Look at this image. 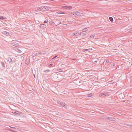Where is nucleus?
Wrapping results in <instances>:
<instances>
[{"instance_id":"f257e3e1","label":"nucleus","mask_w":132,"mask_h":132,"mask_svg":"<svg viewBox=\"0 0 132 132\" xmlns=\"http://www.w3.org/2000/svg\"><path fill=\"white\" fill-rule=\"evenodd\" d=\"M72 14L78 16H84V14L82 13H80L77 11L74 12L73 13L72 12Z\"/></svg>"},{"instance_id":"f03ea898","label":"nucleus","mask_w":132,"mask_h":132,"mask_svg":"<svg viewBox=\"0 0 132 132\" xmlns=\"http://www.w3.org/2000/svg\"><path fill=\"white\" fill-rule=\"evenodd\" d=\"M57 103L60 105L61 106L64 107V108L67 109V107L66 105L65 104V103L64 102H61L59 101H58L57 102Z\"/></svg>"},{"instance_id":"7ed1b4c3","label":"nucleus","mask_w":132,"mask_h":132,"mask_svg":"<svg viewBox=\"0 0 132 132\" xmlns=\"http://www.w3.org/2000/svg\"><path fill=\"white\" fill-rule=\"evenodd\" d=\"M41 8V11H45L46 10H49L50 9V7L46 6H42L40 7Z\"/></svg>"},{"instance_id":"20e7f679","label":"nucleus","mask_w":132,"mask_h":132,"mask_svg":"<svg viewBox=\"0 0 132 132\" xmlns=\"http://www.w3.org/2000/svg\"><path fill=\"white\" fill-rule=\"evenodd\" d=\"M2 30V31L1 32V34H3L4 35H6V36H8L10 34L8 32H7L6 31H3L2 30Z\"/></svg>"},{"instance_id":"39448f33","label":"nucleus","mask_w":132,"mask_h":132,"mask_svg":"<svg viewBox=\"0 0 132 132\" xmlns=\"http://www.w3.org/2000/svg\"><path fill=\"white\" fill-rule=\"evenodd\" d=\"M79 32L78 31H76L75 33H73L72 34V35L73 36H79Z\"/></svg>"},{"instance_id":"423d86ee","label":"nucleus","mask_w":132,"mask_h":132,"mask_svg":"<svg viewBox=\"0 0 132 132\" xmlns=\"http://www.w3.org/2000/svg\"><path fill=\"white\" fill-rule=\"evenodd\" d=\"M108 93H106L105 92H104L101 94L100 95H99L100 96H105L108 95Z\"/></svg>"},{"instance_id":"0eeeda50","label":"nucleus","mask_w":132,"mask_h":132,"mask_svg":"<svg viewBox=\"0 0 132 132\" xmlns=\"http://www.w3.org/2000/svg\"><path fill=\"white\" fill-rule=\"evenodd\" d=\"M40 27L44 29L46 27V25L44 24H42L40 25Z\"/></svg>"},{"instance_id":"6e6552de","label":"nucleus","mask_w":132,"mask_h":132,"mask_svg":"<svg viewBox=\"0 0 132 132\" xmlns=\"http://www.w3.org/2000/svg\"><path fill=\"white\" fill-rule=\"evenodd\" d=\"M83 32L82 31V32L79 33V37H80V36H84L86 35V34L85 33H83Z\"/></svg>"},{"instance_id":"1a4fd4ad","label":"nucleus","mask_w":132,"mask_h":132,"mask_svg":"<svg viewBox=\"0 0 132 132\" xmlns=\"http://www.w3.org/2000/svg\"><path fill=\"white\" fill-rule=\"evenodd\" d=\"M41 54L40 52H38L37 53H35L34 54H33L32 56V57H34L35 56H37L39 54Z\"/></svg>"},{"instance_id":"9d476101","label":"nucleus","mask_w":132,"mask_h":132,"mask_svg":"<svg viewBox=\"0 0 132 132\" xmlns=\"http://www.w3.org/2000/svg\"><path fill=\"white\" fill-rule=\"evenodd\" d=\"M109 120H111L114 121L115 120V119L114 118H111V117H108L107 118Z\"/></svg>"},{"instance_id":"9b49d317","label":"nucleus","mask_w":132,"mask_h":132,"mask_svg":"<svg viewBox=\"0 0 132 132\" xmlns=\"http://www.w3.org/2000/svg\"><path fill=\"white\" fill-rule=\"evenodd\" d=\"M41 11V8H40V7H37L36 9H35V11Z\"/></svg>"},{"instance_id":"f8f14e48","label":"nucleus","mask_w":132,"mask_h":132,"mask_svg":"<svg viewBox=\"0 0 132 132\" xmlns=\"http://www.w3.org/2000/svg\"><path fill=\"white\" fill-rule=\"evenodd\" d=\"M8 60L9 62L11 64H12L13 63V60L11 58H9L8 59Z\"/></svg>"},{"instance_id":"ddd939ff","label":"nucleus","mask_w":132,"mask_h":132,"mask_svg":"<svg viewBox=\"0 0 132 132\" xmlns=\"http://www.w3.org/2000/svg\"><path fill=\"white\" fill-rule=\"evenodd\" d=\"M1 63L2 64V66L3 67V69H5V66L6 64V63H4L3 62H1Z\"/></svg>"},{"instance_id":"4468645a","label":"nucleus","mask_w":132,"mask_h":132,"mask_svg":"<svg viewBox=\"0 0 132 132\" xmlns=\"http://www.w3.org/2000/svg\"><path fill=\"white\" fill-rule=\"evenodd\" d=\"M65 8V9H71L72 7L71 6H65L64 7Z\"/></svg>"},{"instance_id":"2eb2a0df","label":"nucleus","mask_w":132,"mask_h":132,"mask_svg":"<svg viewBox=\"0 0 132 132\" xmlns=\"http://www.w3.org/2000/svg\"><path fill=\"white\" fill-rule=\"evenodd\" d=\"M5 19H6V18L5 17L1 15V20H4Z\"/></svg>"},{"instance_id":"dca6fc26","label":"nucleus","mask_w":132,"mask_h":132,"mask_svg":"<svg viewBox=\"0 0 132 132\" xmlns=\"http://www.w3.org/2000/svg\"><path fill=\"white\" fill-rule=\"evenodd\" d=\"M13 113L15 114H17V112L16 111H14V110H13L12 111V112Z\"/></svg>"},{"instance_id":"f3484780","label":"nucleus","mask_w":132,"mask_h":132,"mask_svg":"<svg viewBox=\"0 0 132 132\" xmlns=\"http://www.w3.org/2000/svg\"><path fill=\"white\" fill-rule=\"evenodd\" d=\"M109 20L111 22H113V18L112 17H109Z\"/></svg>"},{"instance_id":"a211bd4d","label":"nucleus","mask_w":132,"mask_h":132,"mask_svg":"<svg viewBox=\"0 0 132 132\" xmlns=\"http://www.w3.org/2000/svg\"><path fill=\"white\" fill-rule=\"evenodd\" d=\"M88 30V29H87V28H85L82 30V31L84 32L87 31Z\"/></svg>"},{"instance_id":"6ab92c4d","label":"nucleus","mask_w":132,"mask_h":132,"mask_svg":"<svg viewBox=\"0 0 132 132\" xmlns=\"http://www.w3.org/2000/svg\"><path fill=\"white\" fill-rule=\"evenodd\" d=\"M128 32L129 33L132 32V28L128 30Z\"/></svg>"},{"instance_id":"aec40b11","label":"nucleus","mask_w":132,"mask_h":132,"mask_svg":"<svg viewBox=\"0 0 132 132\" xmlns=\"http://www.w3.org/2000/svg\"><path fill=\"white\" fill-rule=\"evenodd\" d=\"M17 44V43H12V45L15 46L18 45Z\"/></svg>"},{"instance_id":"412c9836","label":"nucleus","mask_w":132,"mask_h":132,"mask_svg":"<svg viewBox=\"0 0 132 132\" xmlns=\"http://www.w3.org/2000/svg\"><path fill=\"white\" fill-rule=\"evenodd\" d=\"M50 70H44L43 71V72H49Z\"/></svg>"},{"instance_id":"4be33fe9","label":"nucleus","mask_w":132,"mask_h":132,"mask_svg":"<svg viewBox=\"0 0 132 132\" xmlns=\"http://www.w3.org/2000/svg\"><path fill=\"white\" fill-rule=\"evenodd\" d=\"M87 96L88 97H91L92 96V94L90 93L89 94H88Z\"/></svg>"},{"instance_id":"5701e85b","label":"nucleus","mask_w":132,"mask_h":132,"mask_svg":"<svg viewBox=\"0 0 132 132\" xmlns=\"http://www.w3.org/2000/svg\"><path fill=\"white\" fill-rule=\"evenodd\" d=\"M91 50L90 49H85V51H88L89 52H90L89 51V50Z\"/></svg>"},{"instance_id":"b1692460","label":"nucleus","mask_w":132,"mask_h":132,"mask_svg":"<svg viewBox=\"0 0 132 132\" xmlns=\"http://www.w3.org/2000/svg\"><path fill=\"white\" fill-rule=\"evenodd\" d=\"M28 60V61L27 62V63H26V64H29V62H30V60H29V59H28V60H27V61Z\"/></svg>"},{"instance_id":"393cba45","label":"nucleus","mask_w":132,"mask_h":132,"mask_svg":"<svg viewBox=\"0 0 132 132\" xmlns=\"http://www.w3.org/2000/svg\"><path fill=\"white\" fill-rule=\"evenodd\" d=\"M53 65V63H51L49 65V67H51Z\"/></svg>"},{"instance_id":"a878e982","label":"nucleus","mask_w":132,"mask_h":132,"mask_svg":"<svg viewBox=\"0 0 132 132\" xmlns=\"http://www.w3.org/2000/svg\"><path fill=\"white\" fill-rule=\"evenodd\" d=\"M17 112V114H18L19 115H20V114H21V113L20 112L18 111Z\"/></svg>"},{"instance_id":"bb28decb","label":"nucleus","mask_w":132,"mask_h":132,"mask_svg":"<svg viewBox=\"0 0 132 132\" xmlns=\"http://www.w3.org/2000/svg\"><path fill=\"white\" fill-rule=\"evenodd\" d=\"M48 22V20H45L44 22V23H46Z\"/></svg>"},{"instance_id":"cd10ccee","label":"nucleus","mask_w":132,"mask_h":132,"mask_svg":"<svg viewBox=\"0 0 132 132\" xmlns=\"http://www.w3.org/2000/svg\"><path fill=\"white\" fill-rule=\"evenodd\" d=\"M95 35H91L90 36V37L92 38H93L94 37V36H95Z\"/></svg>"},{"instance_id":"c85d7f7f","label":"nucleus","mask_w":132,"mask_h":132,"mask_svg":"<svg viewBox=\"0 0 132 132\" xmlns=\"http://www.w3.org/2000/svg\"><path fill=\"white\" fill-rule=\"evenodd\" d=\"M57 55H56V56H55L54 57H53L52 59H55V58H56L57 57Z\"/></svg>"},{"instance_id":"c756f323","label":"nucleus","mask_w":132,"mask_h":132,"mask_svg":"<svg viewBox=\"0 0 132 132\" xmlns=\"http://www.w3.org/2000/svg\"><path fill=\"white\" fill-rule=\"evenodd\" d=\"M59 13L60 14H65L64 13L62 12L61 11H60V12H59Z\"/></svg>"},{"instance_id":"7c9ffc66","label":"nucleus","mask_w":132,"mask_h":132,"mask_svg":"<svg viewBox=\"0 0 132 132\" xmlns=\"http://www.w3.org/2000/svg\"><path fill=\"white\" fill-rule=\"evenodd\" d=\"M53 23V22H52V21H51V22H49V24H52Z\"/></svg>"},{"instance_id":"2f4dec72","label":"nucleus","mask_w":132,"mask_h":132,"mask_svg":"<svg viewBox=\"0 0 132 132\" xmlns=\"http://www.w3.org/2000/svg\"><path fill=\"white\" fill-rule=\"evenodd\" d=\"M109 60H108H108H106V62L107 63H108L109 62Z\"/></svg>"},{"instance_id":"473e14b6","label":"nucleus","mask_w":132,"mask_h":132,"mask_svg":"<svg viewBox=\"0 0 132 132\" xmlns=\"http://www.w3.org/2000/svg\"><path fill=\"white\" fill-rule=\"evenodd\" d=\"M125 125H127V126H130V125L129 124H125Z\"/></svg>"},{"instance_id":"72a5a7b5","label":"nucleus","mask_w":132,"mask_h":132,"mask_svg":"<svg viewBox=\"0 0 132 132\" xmlns=\"http://www.w3.org/2000/svg\"><path fill=\"white\" fill-rule=\"evenodd\" d=\"M12 128L14 129H18V128H16L14 127H12Z\"/></svg>"},{"instance_id":"f704fd0d","label":"nucleus","mask_w":132,"mask_h":132,"mask_svg":"<svg viewBox=\"0 0 132 132\" xmlns=\"http://www.w3.org/2000/svg\"><path fill=\"white\" fill-rule=\"evenodd\" d=\"M97 61H94V63H97Z\"/></svg>"},{"instance_id":"c9c22d12","label":"nucleus","mask_w":132,"mask_h":132,"mask_svg":"<svg viewBox=\"0 0 132 132\" xmlns=\"http://www.w3.org/2000/svg\"><path fill=\"white\" fill-rule=\"evenodd\" d=\"M60 71H62V69H59Z\"/></svg>"},{"instance_id":"e433bc0d","label":"nucleus","mask_w":132,"mask_h":132,"mask_svg":"<svg viewBox=\"0 0 132 132\" xmlns=\"http://www.w3.org/2000/svg\"><path fill=\"white\" fill-rule=\"evenodd\" d=\"M113 66H115V64H114V63H113Z\"/></svg>"},{"instance_id":"4c0bfd02","label":"nucleus","mask_w":132,"mask_h":132,"mask_svg":"<svg viewBox=\"0 0 132 132\" xmlns=\"http://www.w3.org/2000/svg\"><path fill=\"white\" fill-rule=\"evenodd\" d=\"M130 126L132 127V125H130Z\"/></svg>"},{"instance_id":"58836bf2","label":"nucleus","mask_w":132,"mask_h":132,"mask_svg":"<svg viewBox=\"0 0 132 132\" xmlns=\"http://www.w3.org/2000/svg\"><path fill=\"white\" fill-rule=\"evenodd\" d=\"M66 25V24H64V25H65V26Z\"/></svg>"},{"instance_id":"ea45409f","label":"nucleus","mask_w":132,"mask_h":132,"mask_svg":"<svg viewBox=\"0 0 132 132\" xmlns=\"http://www.w3.org/2000/svg\"><path fill=\"white\" fill-rule=\"evenodd\" d=\"M131 65H132V63L131 64Z\"/></svg>"}]
</instances>
